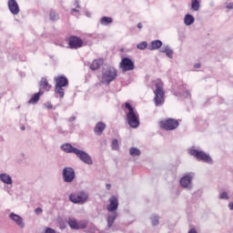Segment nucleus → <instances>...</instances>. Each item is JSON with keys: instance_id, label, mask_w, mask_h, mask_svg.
<instances>
[{"instance_id": "obj_25", "label": "nucleus", "mask_w": 233, "mask_h": 233, "mask_svg": "<svg viewBox=\"0 0 233 233\" xmlns=\"http://www.w3.org/2000/svg\"><path fill=\"white\" fill-rule=\"evenodd\" d=\"M103 58L93 60L90 68L91 70H98L99 67L103 66Z\"/></svg>"}, {"instance_id": "obj_29", "label": "nucleus", "mask_w": 233, "mask_h": 233, "mask_svg": "<svg viewBox=\"0 0 233 233\" xmlns=\"http://www.w3.org/2000/svg\"><path fill=\"white\" fill-rule=\"evenodd\" d=\"M199 7H200L199 0L191 1V8L192 10H194V12H198V10H199Z\"/></svg>"}, {"instance_id": "obj_46", "label": "nucleus", "mask_w": 233, "mask_h": 233, "mask_svg": "<svg viewBox=\"0 0 233 233\" xmlns=\"http://www.w3.org/2000/svg\"><path fill=\"white\" fill-rule=\"evenodd\" d=\"M21 130H25V127H21Z\"/></svg>"}, {"instance_id": "obj_41", "label": "nucleus", "mask_w": 233, "mask_h": 233, "mask_svg": "<svg viewBox=\"0 0 233 233\" xmlns=\"http://www.w3.org/2000/svg\"><path fill=\"white\" fill-rule=\"evenodd\" d=\"M228 208L229 210H233V202L228 204Z\"/></svg>"}, {"instance_id": "obj_9", "label": "nucleus", "mask_w": 233, "mask_h": 233, "mask_svg": "<svg viewBox=\"0 0 233 233\" xmlns=\"http://www.w3.org/2000/svg\"><path fill=\"white\" fill-rule=\"evenodd\" d=\"M62 176L65 183H72L76 179V170L70 167H64Z\"/></svg>"}, {"instance_id": "obj_24", "label": "nucleus", "mask_w": 233, "mask_h": 233, "mask_svg": "<svg viewBox=\"0 0 233 233\" xmlns=\"http://www.w3.org/2000/svg\"><path fill=\"white\" fill-rule=\"evenodd\" d=\"M196 21V18H194V15L187 14L184 16V25H186V26H190L192 25H194Z\"/></svg>"}, {"instance_id": "obj_6", "label": "nucleus", "mask_w": 233, "mask_h": 233, "mask_svg": "<svg viewBox=\"0 0 233 233\" xmlns=\"http://www.w3.org/2000/svg\"><path fill=\"white\" fill-rule=\"evenodd\" d=\"M88 191L81 190L76 193H71L69 195V201L75 205H85L88 201Z\"/></svg>"}, {"instance_id": "obj_2", "label": "nucleus", "mask_w": 233, "mask_h": 233, "mask_svg": "<svg viewBox=\"0 0 233 233\" xmlns=\"http://www.w3.org/2000/svg\"><path fill=\"white\" fill-rule=\"evenodd\" d=\"M125 113L127 117V122L131 128H137L139 127V113L137 110L130 105V103H125Z\"/></svg>"}, {"instance_id": "obj_15", "label": "nucleus", "mask_w": 233, "mask_h": 233, "mask_svg": "<svg viewBox=\"0 0 233 233\" xmlns=\"http://www.w3.org/2000/svg\"><path fill=\"white\" fill-rule=\"evenodd\" d=\"M7 6L13 15H17L21 12L19 4L15 0H8Z\"/></svg>"}, {"instance_id": "obj_42", "label": "nucleus", "mask_w": 233, "mask_h": 233, "mask_svg": "<svg viewBox=\"0 0 233 233\" xmlns=\"http://www.w3.org/2000/svg\"><path fill=\"white\" fill-rule=\"evenodd\" d=\"M188 233H198V231L196 230V228H191Z\"/></svg>"}, {"instance_id": "obj_4", "label": "nucleus", "mask_w": 233, "mask_h": 233, "mask_svg": "<svg viewBox=\"0 0 233 233\" xmlns=\"http://www.w3.org/2000/svg\"><path fill=\"white\" fill-rule=\"evenodd\" d=\"M117 77V69L115 67H106L102 70L101 83L110 85Z\"/></svg>"}, {"instance_id": "obj_13", "label": "nucleus", "mask_w": 233, "mask_h": 233, "mask_svg": "<svg viewBox=\"0 0 233 233\" xmlns=\"http://www.w3.org/2000/svg\"><path fill=\"white\" fill-rule=\"evenodd\" d=\"M194 179V173H188L180 178V185L183 188H187L191 190L192 188V180Z\"/></svg>"}, {"instance_id": "obj_31", "label": "nucleus", "mask_w": 233, "mask_h": 233, "mask_svg": "<svg viewBox=\"0 0 233 233\" xmlns=\"http://www.w3.org/2000/svg\"><path fill=\"white\" fill-rule=\"evenodd\" d=\"M151 223L153 227H156L157 225H159V217L157 215H153L151 218Z\"/></svg>"}, {"instance_id": "obj_26", "label": "nucleus", "mask_w": 233, "mask_h": 233, "mask_svg": "<svg viewBox=\"0 0 233 233\" xmlns=\"http://www.w3.org/2000/svg\"><path fill=\"white\" fill-rule=\"evenodd\" d=\"M52 88V86L48 84V80H46V77H42L40 81V90H50Z\"/></svg>"}, {"instance_id": "obj_45", "label": "nucleus", "mask_w": 233, "mask_h": 233, "mask_svg": "<svg viewBox=\"0 0 233 233\" xmlns=\"http://www.w3.org/2000/svg\"><path fill=\"white\" fill-rule=\"evenodd\" d=\"M71 12H72V14H74V12L79 13V10L74 8V9L71 10Z\"/></svg>"}, {"instance_id": "obj_32", "label": "nucleus", "mask_w": 233, "mask_h": 233, "mask_svg": "<svg viewBox=\"0 0 233 233\" xmlns=\"http://www.w3.org/2000/svg\"><path fill=\"white\" fill-rule=\"evenodd\" d=\"M111 148L112 150H119V142L117 141V139H113L111 143Z\"/></svg>"}, {"instance_id": "obj_18", "label": "nucleus", "mask_w": 233, "mask_h": 233, "mask_svg": "<svg viewBox=\"0 0 233 233\" xmlns=\"http://www.w3.org/2000/svg\"><path fill=\"white\" fill-rule=\"evenodd\" d=\"M177 94L185 99H190V93L187 90L184 85L179 86Z\"/></svg>"}, {"instance_id": "obj_39", "label": "nucleus", "mask_w": 233, "mask_h": 233, "mask_svg": "<svg viewBox=\"0 0 233 233\" xmlns=\"http://www.w3.org/2000/svg\"><path fill=\"white\" fill-rule=\"evenodd\" d=\"M194 68H201V64L199 63L195 64Z\"/></svg>"}, {"instance_id": "obj_7", "label": "nucleus", "mask_w": 233, "mask_h": 233, "mask_svg": "<svg viewBox=\"0 0 233 233\" xmlns=\"http://www.w3.org/2000/svg\"><path fill=\"white\" fill-rule=\"evenodd\" d=\"M188 154L196 157L198 161H203L204 163H208L209 165H212V157H210V155H207V153H205L204 151H199L192 147L188 150Z\"/></svg>"}, {"instance_id": "obj_40", "label": "nucleus", "mask_w": 233, "mask_h": 233, "mask_svg": "<svg viewBox=\"0 0 233 233\" xmlns=\"http://www.w3.org/2000/svg\"><path fill=\"white\" fill-rule=\"evenodd\" d=\"M75 6H76V8H81V6L79 5V1H76L75 2Z\"/></svg>"}, {"instance_id": "obj_38", "label": "nucleus", "mask_w": 233, "mask_h": 233, "mask_svg": "<svg viewBox=\"0 0 233 233\" xmlns=\"http://www.w3.org/2000/svg\"><path fill=\"white\" fill-rule=\"evenodd\" d=\"M76 116H71L68 118L69 123H72L73 121H76Z\"/></svg>"}, {"instance_id": "obj_43", "label": "nucleus", "mask_w": 233, "mask_h": 233, "mask_svg": "<svg viewBox=\"0 0 233 233\" xmlns=\"http://www.w3.org/2000/svg\"><path fill=\"white\" fill-rule=\"evenodd\" d=\"M137 28H139V30H141V28H143V24L138 23V24H137Z\"/></svg>"}, {"instance_id": "obj_12", "label": "nucleus", "mask_w": 233, "mask_h": 233, "mask_svg": "<svg viewBox=\"0 0 233 233\" xmlns=\"http://www.w3.org/2000/svg\"><path fill=\"white\" fill-rule=\"evenodd\" d=\"M120 68L123 70V72H130L131 70H134V68H136V66L132 59L128 57H124L120 62Z\"/></svg>"}, {"instance_id": "obj_28", "label": "nucleus", "mask_w": 233, "mask_h": 233, "mask_svg": "<svg viewBox=\"0 0 233 233\" xmlns=\"http://www.w3.org/2000/svg\"><path fill=\"white\" fill-rule=\"evenodd\" d=\"M129 154L132 156V157H136L137 156H141V150H139L137 147H131L129 149Z\"/></svg>"}, {"instance_id": "obj_16", "label": "nucleus", "mask_w": 233, "mask_h": 233, "mask_svg": "<svg viewBox=\"0 0 233 233\" xmlns=\"http://www.w3.org/2000/svg\"><path fill=\"white\" fill-rule=\"evenodd\" d=\"M9 218L19 227V228H25V220H23V218L21 216L15 214V213H11L9 215Z\"/></svg>"}, {"instance_id": "obj_1", "label": "nucleus", "mask_w": 233, "mask_h": 233, "mask_svg": "<svg viewBox=\"0 0 233 233\" xmlns=\"http://www.w3.org/2000/svg\"><path fill=\"white\" fill-rule=\"evenodd\" d=\"M61 149L66 152V154H75V156H76V157H78V159H80V161L86 165H94L92 157H90L86 151L74 147L71 144L68 143L62 145Z\"/></svg>"}, {"instance_id": "obj_30", "label": "nucleus", "mask_w": 233, "mask_h": 233, "mask_svg": "<svg viewBox=\"0 0 233 233\" xmlns=\"http://www.w3.org/2000/svg\"><path fill=\"white\" fill-rule=\"evenodd\" d=\"M51 21H57L59 19V15L56 11L51 10L49 14Z\"/></svg>"}, {"instance_id": "obj_5", "label": "nucleus", "mask_w": 233, "mask_h": 233, "mask_svg": "<svg viewBox=\"0 0 233 233\" xmlns=\"http://www.w3.org/2000/svg\"><path fill=\"white\" fill-rule=\"evenodd\" d=\"M55 92L63 99L65 97V86H68V78L65 76H58L55 77Z\"/></svg>"}, {"instance_id": "obj_36", "label": "nucleus", "mask_w": 233, "mask_h": 233, "mask_svg": "<svg viewBox=\"0 0 233 233\" xmlns=\"http://www.w3.org/2000/svg\"><path fill=\"white\" fill-rule=\"evenodd\" d=\"M226 8H228V10H233V3H229L226 5Z\"/></svg>"}, {"instance_id": "obj_3", "label": "nucleus", "mask_w": 233, "mask_h": 233, "mask_svg": "<svg viewBox=\"0 0 233 233\" xmlns=\"http://www.w3.org/2000/svg\"><path fill=\"white\" fill-rule=\"evenodd\" d=\"M155 85V105L156 106H161L165 103V91L163 90V81L161 79H157L153 82Z\"/></svg>"}, {"instance_id": "obj_10", "label": "nucleus", "mask_w": 233, "mask_h": 233, "mask_svg": "<svg viewBox=\"0 0 233 233\" xmlns=\"http://www.w3.org/2000/svg\"><path fill=\"white\" fill-rule=\"evenodd\" d=\"M67 43L71 50H77V48H81L83 46L85 42L78 36L72 35L67 38Z\"/></svg>"}, {"instance_id": "obj_34", "label": "nucleus", "mask_w": 233, "mask_h": 233, "mask_svg": "<svg viewBox=\"0 0 233 233\" xmlns=\"http://www.w3.org/2000/svg\"><path fill=\"white\" fill-rule=\"evenodd\" d=\"M218 199H230V197H228V193L226 191L219 193Z\"/></svg>"}, {"instance_id": "obj_17", "label": "nucleus", "mask_w": 233, "mask_h": 233, "mask_svg": "<svg viewBox=\"0 0 233 233\" xmlns=\"http://www.w3.org/2000/svg\"><path fill=\"white\" fill-rule=\"evenodd\" d=\"M117 212H111L107 214V228H112V227H114V222L117 219Z\"/></svg>"}, {"instance_id": "obj_37", "label": "nucleus", "mask_w": 233, "mask_h": 233, "mask_svg": "<svg viewBox=\"0 0 233 233\" xmlns=\"http://www.w3.org/2000/svg\"><path fill=\"white\" fill-rule=\"evenodd\" d=\"M45 106H46V108H49V109L53 108V106H52V104L50 102H46L45 104Z\"/></svg>"}, {"instance_id": "obj_14", "label": "nucleus", "mask_w": 233, "mask_h": 233, "mask_svg": "<svg viewBox=\"0 0 233 233\" xmlns=\"http://www.w3.org/2000/svg\"><path fill=\"white\" fill-rule=\"evenodd\" d=\"M119 207V199H117V197H110L109 198V205L106 206V210L108 212H117V208Z\"/></svg>"}, {"instance_id": "obj_35", "label": "nucleus", "mask_w": 233, "mask_h": 233, "mask_svg": "<svg viewBox=\"0 0 233 233\" xmlns=\"http://www.w3.org/2000/svg\"><path fill=\"white\" fill-rule=\"evenodd\" d=\"M35 214L39 215V214H43V208H37L35 209Z\"/></svg>"}, {"instance_id": "obj_33", "label": "nucleus", "mask_w": 233, "mask_h": 233, "mask_svg": "<svg viewBox=\"0 0 233 233\" xmlns=\"http://www.w3.org/2000/svg\"><path fill=\"white\" fill-rule=\"evenodd\" d=\"M147 46H148V44L147 42H141L137 44V48H138V50H145Z\"/></svg>"}, {"instance_id": "obj_47", "label": "nucleus", "mask_w": 233, "mask_h": 233, "mask_svg": "<svg viewBox=\"0 0 233 233\" xmlns=\"http://www.w3.org/2000/svg\"><path fill=\"white\" fill-rule=\"evenodd\" d=\"M8 194H12V193H10V191H8Z\"/></svg>"}, {"instance_id": "obj_8", "label": "nucleus", "mask_w": 233, "mask_h": 233, "mask_svg": "<svg viewBox=\"0 0 233 233\" xmlns=\"http://www.w3.org/2000/svg\"><path fill=\"white\" fill-rule=\"evenodd\" d=\"M159 127L164 130H176L179 127V122L174 118L164 119L159 122Z\"/></svg>"}, {"instance_id": "obj_23", "label": "nucleus", "mask_w": 233, "mask_h": 233, "mask_svg": "<svg viewBox=\"0 0 233 233\" xmlns=\"http://www.w3.org/2000/svg\"><path fill=\"white\" fill-rule=\"evenodd\" d=\"M44 92L42 90H39L38 93H35L32 96V97L28 100L29 105H36V103L39 101V97L43 96Z\"/></svg>"}, {"instance_id": "obj_27", "label": "nucleus", "mask_w": 233, "mask_h": 233, "mask_svg": "<svg viewBox=\"0 0 233 233\" xmlns=\"http://www.w3.org/2000/svg\"><path fill=\"white\" fill-rule=\"evenodd\" d=\"M114 22V19L110 16H103L100 19V25L103 26H108V25L112 24Z\"/></svg>"}, {"instance_id": "obj_21", "label": "nucleus", "mask_w": 233, "mask_h": 233, "mask_svg": "<svg viewBox=\"0 0 233 233\" xmlns=\"http://www.w3.org/2000/svg\"><path fill=\"white\" fill-rule=\"evenodd\" d=\"M0 181H2V183H5V185H12V183H14V181L12 180V177L6 173L0 174Z\"/></svg>"}, {"instance_id": "obj_19", "label": "nucleus", "mask_w": 233, "mask_h": 233, "mask_svg": "<svg viewBox=\"0 0 233 233\" xmlns=\"http://www.w3.org/2000/svg\"><path fill=\"white\" fill-rule=\"evenodd\" d=\"M105 128H106V125L103 122H98L94 128V132L96 136H101L105 132Z\"/></svg>"}, {"instance_id": "obj_20", "label": "nucleus", "mask_w": 233, "mask_h": 233, "mask_svg": "<svg viewBox=\"0 0 233 233\" xmlns=\"http://www.w3.org/2000/svg\"><path fill=\"white\" fill-rule=\"evenodd\" d=\"M160 52L162 54H166L169 59H172V57H174V50H172V48H170V46L168 45L162 46Z\"/></svg>"}, {"instance_id": "obj_11", "label": "nucleus", "mask_w": 233, "mask_h": 233, "mask_svg": "<svg viewBox=\"0 0 233 233\" xmlns=\"http://www.w3.org/2000/svg\"><path fill=\"white\" fill-rule=\"evenodd\" d=\"M68 225L71 228L75 230H79V229L86 228L88 222H86V220H82L77 222L76 218H71L68 219Z\"/></svg>"}, {"instance_id": "obj_22", "label": "nucleus", "mask_w": 233, "mask_h": 233, "mask_svg": "<svg viewBox=\"0 0 233 233\" xmlns=\"http://www.w3.org/2000/svg\"><path fill=\"white\" fill-rule=\"evenodd\" d=\"M161 46H163V42H161V40H154L150 43L147 48L149 50H159Z\"/></svg>"}, {"instance_id": "obj_44", "label": "nucleus", "mask_w": 233, "mask_h": 233, "mask_svg": "<svg viewBox=\"0 0 233 233\" xmlns=\"http://www.w3.org/2000/svg\"><path fill=\"white\" fill-rule=\"evenodd\" d=\"M111 187H112V186H111L110 184H106V187L107 190H110Z\"/></svg>"}]
</instances>
